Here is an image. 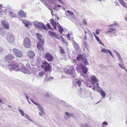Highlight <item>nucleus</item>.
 Wrapping results in <instances>:
<instances>
[{
	"mask_svg": "<svg viewBox=\"0 0 127 127\" xmlns=\"http://www.w3.org/2000/svg\"><path fill=\"white\" fill-rule=\"evenodd\" d=\"M59 49L60 50V53L61 54H64L65 53V52L64 49L61 46H59Z\"/></svg>",
	"mask_w": 127,
	"mask_h": 127,
	"instance_id": "obj_34",
	"label": "nucleus"
},
{
	"mask_svg": "<svg viewBox=\"0 0 127 127\" xmlns=\"http://www.w3.org/2000/svg\"><path fill=\"white\" fill-rule=\"evenodd\" d=\"M118 65H119L122 68H124V69L126 71H127V70L126 69H125L124 68V67L122 66L121 65V64H120L119 63L118 64Z\"/></svg>",
	"mask_w": 127,
	"mask_h": 127,
	"instance_id": "obj_52",
	"label": "nucleus"
},
{
	"mask_svg": "<svg viewBox=\"0 0 127 127\" xmlns=\"http://www.w3.org/2000/svg\"><path fill=\"white\" fill-rule=\"evenodd\" d=\"M98 42L100 44L104 45V44H103V43H102L100 40Z\"/></svg>",
	"mask_w": 127,
	"mask_h": 127,
	"instance_id": "obj_62",
	"label": "nucleus"
},
{
	"mask_svg": "<svg viewBox=\"0 0 127 127\" xmlns=\"http://www.w3.org/2000/svg\"><path fill=\"white\" fill-rule=\"evenodd\" d=\"M39 75L40 77L44 78V76H46V74L44 71H42L39 73Z\"/></svg>",
	"mask_w": 127,
	"mask_h": 127,
	"instance_id": "obj_28",
	"label": "nucleus"
},
{
	"mask_svg": "<svg viewBox=\"0 0 127 127\" xmlns=\"http://www.w3.org/2000/svg\"><path fill=\"white\" fill-rule=\"evenodd\" d=\"M82 61L84 64L85 65H88L89 63L88 62L87 59L86 58H83L82 60Z\"/></svg>",
	"mask_w": 127,
	"mask_h": 127,
	"instance_id": "obj_31",
	"label": "nucleus"
},
{
	"mask_svg": "<svg viewBox=\"0 0 127 127\" xmlns=\"http://www.w3.org/2000/svg\"><path fill=\"white\" fill-rule=\"evenodd\" d=\"M115 53L117 55V56H118L119 55H120V54L117 51Z\"/></svg>",
	"mask_w": 127,
	"mask_h": 127,
	"instance_id": "obj_63",
	"label": "nucleus"
},
{
	"mask_svg": "<svg viewBox=\"0 0 127 127\" xmlns=\"http://www.w3.org/2000/svg\"><path fill=\"white\" fill-rule=\"evenodd\" d=\"M44 111L41 112L39 113V114L40 117H42V116L44 114Z\"/></svg>",
	"mask_w": 127,
	"mask_h": 127,
	"instance_id": "obj_42",
	"label": "nucleus"
},
{
	"mask_svg": "<svg viewBox=\"0 0 127 127\" xmlns=\"http://www.w3.org/2000/svg\"><path fill=\"white\" fill-rule=\"evenodd\" d=\"M18 110L20 112L22 116H24L25 114L24 113V112L23 110L21 109L20 107L18 109Z\"/></svg>",
	"mask_w": 127,
	"mask_h": 127,
	"instance_id": "obj_35",
	"label": "nucleus"
},
{
	"mask_svg": "<svg viewBox=\"0 0 127 127\" xmlns=\"http://www.w3.org/2000/svg\"><path fill=\"white\" fill-rule=\"evenodd\" d=\"M36 36L39 40V41H41L42 43L43 42V38L42 36L39 34L37 33L36 35Z\"/></svg>",
	"mask_w": 127,
	"mask_h": 127,
	"instance_id": "obj_22",
	"label": "nucleus"
},
{
	"mask_svg": "<svg viewBox=\"0 0 127 127\" xmlns=\"http://www.w3.org/2000/svg\"><path fill=\"white\" fill-rule=\"evenodd\" d=\"M74 71L73 66H71L67 68L65 72L68 75H72L74 73Z\"/></svg>",
	"mask_w": 127,
	"mask_h": 127,
	"instance_id": "obj_9",
	"label": "nucleus"
},
{
	"mask_svg": "<svg viewBox=\"0 0 127 127\" xmlns=\"http://www.w3.org/2000/svg\"><path fill=\"white\" fill-rule=\"evenodd\" d=\"M45 78H44V81H51L53 79V77H49L48 75L46 74V76H44Z\"/></svg>",
	"mask_w": 127,
	"mask_h": 127,
	"instance_id": "obj_17",
	"label": "nucleus"
},
{
	"mask_svg": "<svg viewBox=\"0 0 127 127\" xmlns=\"http://www.w3.org/2000/svg\"><path fill=\"white\" fill-rule=\"evenodd\" d=\"M51 24L53 26H57L59 25V23L58 22L55 21L53 19H51L50 20Z\"/></svg>",
	"mask_w": 127,
	"mask_h": 127,
	"instance_id": "obj_25",
	"label": "nucleus"
},
{
	"mask_svg": "<svg viewBox=\"0 0 127 127\" xmlns=\"http://www.w3.org/2000/svg\"><path fill=\"white\" fill-rule=\"evenodd\" d=\"M12 51L15 55L17 57L20 58L22 57L23 56L22 52L17 49L14 48L12 49Z\"/></svg>",
	"mask_w": 127,
	"mask_h": 127,
	"instance_id": "obj_8",
	"label": "nucleus"
},
{
	"mask_svg": "<svg viewBox=\"0 0 127 127\" xmlns=\"http://www.w3.org/2000/svg\"><path fill=\"white\" fill-rule=\"evenodd\" d=\"M61 7V6H60V5H58V4L56 5L55 6V8L57 7Z\"/></svg>",
	"mask_w": 127,
	"mask_h": 127,
	"instance_id": "obj_59",
	"label": "nucleus"
},
{
	"mask_svg": "<svg viewBox=\"0 0 127 127\" xmlns=\"http://www.w3.org/2000/svg\"><path fill=\"white\" fill-rule=\"evenodd\" d=\"M95 39L98 42L100 40L99 38L97 36H96Z\"/></svg>",
	"mask_w": 127,
	"mask_h": 127,
	"instance_id": "obj_57",
	"label": "nucleus"
},
{
	"mask_svg": "<svg viewBox=\"0 0 127 127\" xmlns=\"http://www.w3.org/2000/svg\"><path fill=\"white\" fill-rule=\"evenodd\" d=\"M108 50L106 49L103 48L101 49V52H103L106 53H107L108 52Z\"/></svg>",
	"mask_w": 127,
	"mask_h": 127,
	"instance_id": "obj_39",
	"label": "nucleus"
},
{
	"mask_svg": "<svg viewBox=\"0 0 127 127\" xmlns=\"http://www.w3.org/2000/svg\"><path fill=\"white\" fill-rule=\"evenodd\" d=\"M24 117L26 118H30V116L28 115H27L26 114H25L24 116Z\"/></svg>",
	"mask_w": 127,
	"mask_h": 127,
	"instance_id": "obj_50",
	"label": "nucleus"
},
{
	"mask_svg": "<svg viewBox=\"0 0 127 127\" xmlns=\"http://www.w3.org/2000/svg\"><path fill=\"white\" fill-rule=\"evenodd\" d=\"M78 93L79 96L82 98H85L90 96L91 95V93L90 91L86 89H79Z\"/></svg>",
	"mask_w": 127,
	"mask_h": 127,
	"instance_id": "obj_2",
	"label": "nucleus"
},
{
	"mask_svg": "<svg viewBox=\"0 0 127 127\" xmlns=\"http://www.w3.org/2000/svg\"><path fill=\"white\" fill-rule=\"evenodd\" d=\"M3 49L1 48L0 47V53H1L3 51Z\"/></svg>",
	"mask_w": 127,
	"mask_h": 127,
	"instance_id": "obj_60",
	"label": "nucleus"
},
{
	"mask_svg": "<svg viewBox=\"0 0 127 127\" xmlns=\"http://www.w3.org/2000/svg\"><path fill=\"white\" fill-rule=\"evenodd\" d=\"M45 96L46 97H50V95H49V94H48V93H46L45 94Z\"/></svg>",
	"mask_w": 127,
	"mask_h": 127,
	"instance_id": "obj_56",
	"label": "nucleus"
},
{
	"mask_svg": "<svg viewBox=\"0 0 127 127\" xmlns=\"http://www.w3.org/2000/svg\"><path fill=\"white\" fill-rule=\"evenodd\" d=\"M28 55L30 58H33L35 56V54L34 52L31 50L29 51L28 52Z\"/></svg>",
	"mask_w": 127,
	"mask_h": 127,
	"instance_id": "obj_14",
	"label": "nucleus"
},
{
	"mask_svg": "<svg viewBox=\"0 0 127 127\" xmlns=\"http://www.w3.org/2000/svg\"><path fill=\"white\" fill-rule=\"evenodd\" d=\"M116 31V29L115 28H111L108 29L106 32L108 34H112L115 32V31Z\"/></svg>",
	"mask_w": 127,
	"mask_h": 127,
	"instance_id": "obj_20",
	"label": "nucleus"
},
{
	"mask_svg": "<svg viewBox=\"0 0 127 127\" xmlns=\"http://www.w3.org/2000/svg\"><path fill=\"white\" fill-rule=\"evenodd\" d=\"M71 35V34H70L69 33H68L66 35V36H67V38H68V40H70L71 39L70 38V36Z\"/></svg>",
	"mask_w": 127,
	"mask_h": 127,
	"instance_id": "obj_45",
	"label": "nucleus"
},
{
	"mask_svg": "<svg viewBox=\"0 0 127 127\" xmlns=\"http://www.w3.org/2000/svg\"><path fill=\"white\" fill-rule=\"evenodd\" d=\"M72 43L75 50L77 51L79 49V47L77 43L74 40L72 41Z\"/></svg>",
	"mask_w": 127,
	"mask_h": 127,
	"instance_id": "obj_19",
	"label": "nucleus"
},
{
	"mask_svg": "<svg viewBox=\"0 0 127 127\" xmlns=\"http://www.w3.org/2000/svg\"><path fill=\"white\" fill-rule=\"evenodd\" d=\"M83 23L84 24L86 25L87 24V22L85 19H84L83 21Z\"/></svg>",
	"mask_w": 127,
	"mask_h": 127,
	"instance_id": "obj_48",
	"label": "nucleus"
},
{
	"mask_svg": "<svg viewBox=\"0 0 127 127\" xmlns=\"http://www.w3.org/2000/svg\"><path fill=\"white\" fill-rule=\"evenodd\" d=\"M115 53L117 55V56H118L119 55H120V54L117 51Z\"/></svg>",
	"mask_w": 127,
	"mask_h": 127,
	"instance_id": "obj_64",
	"label": "nucleus"
},
{
	"mask_svg": "<svg viewBox=\"0 0 127 127\" xmlns=\"http://www.w3.org/2000/svg\"><path fill=\"white\" fill-rule=\"evenodd\" d=\"M62 41L63 42V43H65L66 45H67V43L66 42L65 40H64V38H62Z\"/></svg>",
	"mask_w": 127,
	"mask_h": 127,
	"instance_id": "obj_53",
	"label": "nucleus"
},
{
	"mask_svg": "<svg viewBox=\"0 0 127 127\" xmlns=\"http://www.w3.org/2000/svg\"><path fill=\"white\" fill-rule=\"evenodd\" d=\"M98 81H95L92 82V84L93 85V87L95 88H97L98 90L100 88V87L99 85V83H98Z\"/></svg>",
	"mask_w": 127,
	"mask_h": 127,
	"instance_id": "obj_21",
	"label": "nucleus"
},
{
	"mask_svg": "<svg viewBox=\"0 0 127 127\" xmlns=\"http://www.w3.org/2000/svg\"><path fill=\"white\" fill-rule=\"evenodd\" d=\"M108 52H109V53L110 54V55L112 57H113V56L112 53L110 51H109V50H108Z\"/></svg>",
	"mask_w": 127,
	"mask_h": 127,
	"instance_id": "obj_58",
	"label": "nucleus"
},
{
	"mask_svg": "<svg viewBox=\"0 0 127 127\" xmlns=\"http://www.w3.org/2000/svg\"><path fill=\"white\" fill-rule=\"evenodd\" d=\"M1 25L3 28L6 30H8L9 27V24L8 22L5 20H3L1 21Z\"/></svg>",
	"mask_w": 127,
	"mask_h": 127,
	"instance_id": "obj_10",
	"label": "nucleus"
},
{
	"mask_svg": "<svg viewBox=\"0 0 127 127\" xmlns=\"http://www.w3.org/2000/svg\"><path fill=\"white\" fill-rule=\"evenodd\" d=\"M56 1V0H48V1L49 2H52L54 3Z\"/></svg>",
	"mask_w": 127,
	"mask_h": 127,
	"instance_id": "obj_54",
	"label": "nucleus"
},
{
	"mask_svg": "<svg viewBox=\"0 0 127 127\" xmlns=\"http://www.w3.org/2000/svg\"><path fill=\"white\" fill-rule=\"evenodd\" d=\"M14 57L13 55L11 54H9L6 56L5 57V59L7 61L13 59L14 58Z\"/></svg>",
	"mask_w": 127,
	"mask_h": 127,
	"instance_id": "obj_18",
	"label": "nucleus"
},
{
	"mask_svg": "<svg viewBox=\"0 0 127 127\" xmlns=\"http://www.w3.org/2000/svg\"><path fill=\"white\" fill-rule=\"evenodd\" d=\"M8 15L10 17H16L17 15L16 14L13 13L11 12H9L8 13Z\"/></svg>",
	"mask_w": 127,
	"mask_h": 127,
	"instance_id": "obj_30",
	"label": "nucleus"
},
{
	"mask_svg": "<svg viewBox=\"0 0 127 127\" xmlns=\"http://www.w3.org/2000/svg\"><path fill=\"white\" fill-rule=\"evenodd\" d=\"M65 116H64V118L65 120H67L68 118L71 117H73L74 116L73 113L67 112L65 113Z\"/></svg>",
	"mask_w": 127,
	"mask_h": 127,
	"instance_id": "obj_13",
	"label": "nucleus"
},
{
	"mask_svg": "<svg viewBox=\"0 0 127 127\" xmlns=\"http://www.w3.org/2000/svg\"><path fill=\"white\" fill-rule=\"evenodd\" d=\"M98 90L99 93L102 97L104 98L106 95L105 92L102 89L101 87H100V88Z\"/></svg>",
	"mask_w": 127,
	"mask_h": 127,
	"instance_id": "obj_16",
	"label": "nucleus"
},
{
	"mask_svg": "<svg viewBox=\"0 0 127 127\" xmlns=\"http://www.w3.org/2000/svg\"><path fill=\"white\" fill-rule=\"evenodd\" d=\"M80 68L82 71L84 73L86 74L87 73L88 71V68L83 64H80L79 65H77L76 69L78 72H80Z\"/></svg>",
	"mask_w": 127,
	"mask_h": 127,
	"instance_id": "obj_4",
	"label": "nucleus"
},
{
	"mask_svg": "<svg viewBox=\"0 0 127 127\" xmlns=\"http://www.w3.org/2000/svg\"><path fill=\"white\" fill-rule=\"evenodd\" d=\"M37 106H38V108L40 111L41 112L44 111L43 108L40 105L39 103V105H37Z\"/></svg>",
	"mask_w": 127,
	"mask_h": 127,
	"instance_id": "obj_36",
	"label": "nucleus"
},
{
	"mask_svg": "<svg viewBox=\"0 0 127 127\" xmlns=\"http://www.w3.org/2000/svg\"><path fill=\"white\" fill-rule=\"evenodd\" d=\"M118 57L120 63H123V61L120 55L118 56Z\"/></svg>",
	"mask_w": 127,
	"mask_h": 127,
	"instance_id": "obj_41",
	"label": "nucleus"
},
{
	"mask_svg": "<svg viewBox=\"0 0 127 127\" xmlns=\"http://www.w3.org/2000/svg\"><path fill=\"white\" fill-rule=\"evenodd\" d=\"M33 24L35 28H37L39 30H41L42 28L45 30L47 29L45 26L42 23L38 22L37 21H35L33 22Z\"/></svg>",
	"mask_w": 127,
	"mask_h": 127,
	"instance_id": "obj_3",
	"label": "nucleus"
},
{
	"mask_svg": "<svg viewBox=\"0 0 127 127\" xmlns=\"http://www.w3.org/2000/svg\"><path fill=\"white\" fill-rule=\"evenodd\" d=\"M32 25V23L31 22H30L28 21V22L27 23V25H28V26H31Z\"/></svg>",
	"mask_w": 127,
	"mask_h": 127,
	"instance_id": "obj_51",
	"label": "nucleus"
},
{
	"mask_svg": "<svg viewBox=\"0 0 127 127\" xmlns=\"http://www.w3.org/2000/svg\"><path fill=\"white\" fill-rule=\"evenodd\" d=\"M31 41L29 38L26 37L24 38L23 41V45L26 48H29L31 46Z\"/></svg>",
	"mask_w": 127,
	"mask_h": 127,
	"instance_id": "obj_7",
	"label": "nucleus"
},
{
	"mask_svg": "<svg viewBox=\"0 0 127 127\" xmlns=\"http://www.w3.org/2000/svg\"><path fill=\"white\" fill-rule=\"evenodd\" d=\"M49 9L50 10L51 14H52V16H53V11L52 10V9L51 8H50L49 7Z\"/></svg>",
	"mask_w": 127,
	"mask_h": 127,
	"instance_id": "obj_55",
	"label": "nucleus"
},
{
	"mask_svg": "<svg viewBox=\"0 0 127 127\" xmlns=\"http://www.w3.org/2000/svg\"><path fill=\"white\" fill-rule=\"evenodd\" d=\"M101 29H97L95 31L97 35H98L99 34V32L101 31Z\"/></svg>",
	"mask_w": 127,
	"mask_h": 127,
	"instance_id": "obj_43",
	"label": "nucleus"
},
{
	"mask_svg": "<svg viewBox=\"0 0 127 127\" xmlns=\"http://www.w3.org/2000/svg\"><path fill=\"white\" fill-rule=\"evenodd\" d=\"M0 34L2 36L5 35V31L0 28Z\"/></svg>",
	"mask_w": 127,
	"mask_h": 127,
	"instance_id": "obj_33",
	"label": "nucleus"
},
{
	"mask_svg": "<svg viewBox=\"0 0 127 127\" xmlns=\"http://www.w3.org/2000/svg\"><path fill=\"white\" fill-rule=\"evenodd\" d=\"M46 26L48 28L50 29V30H52L53 31V29L50 26V24H46Z\"/></svg>",
	"mask_w": 127,
	"mask_h": 127,
	"instance_id": "obj_44",
	"label": "nucleus"
},
{
	"mask_svg": "<svg viewBox=\"0 0 127 127\" xmlns=\"http://www.w3.org/2000/svg\"><path fill=\"white\" fill-rule=\"evenodd\" d=\"M46 58L48 61H51L53 60V57L49 53H47L45 54Z\"/></svg>",
	"mask_w": 127,
	"mask_h": 127,
	"instance_id": "obj_12",
	"label": "nucleus"
},
{
	"mask_svg": "<svg viewBox=\"0 0 127 127\" xmlns=\"http://www.w3.org/2000/svg\"><path fill=\"white\" fill-rule=\"evenodd\" d=\"M81 127H90L89 126L86 124H82L81 125Z\"/></svg>",
	"mask_w": 127,
	"mask_h": 127,
	"instance_id": "obj_40",
	"label": "nucleus"
},
{
	"mask_svg": "<svg viewBox=\"0 0 127 127\" xmlns=\"http://www.w3.org/2000/svg\"><path fill=\"white\" fill-rule=\"evenodd\" d=\"M44 43L43 41V42L42 43L41 41H39V42L37 43V47L40 50H43V44Z\"/></svg>",
	"mask_w": 127,
	"mask_h": 127,
	"instance_id": "obj_15",
	"label": "nucleus"
},
{
	"mask_svg": "<svg viewBox=\"0 0 127 127\" xmlns=\"http://www.w3.org/2000/svg\"><path fill=\"white\" fill-rule=\"evenodd\" d=\"M23 23L25 25L26 27H28L27 23L28 21L26 20H23L22 21Z\"/></svg>",
	"mask_w": 127,
	"mask_h": 127,
	"instance_id": "obj_38",
	"label": "nucleus"
},
{
	"mask_svg": "<svg viewBox=\"0 0 127 127\" xmlns=\"http://www.w3.org/2000/svg\"><path fill=\"white\" fill-rule=\"evenodd\" d=\"M119 3L124 7L127 8V5L123 0H118Z\"/></svg>",
	"mask_w": 127,
	"mask_h": 127,
	"instance_id": "obj_24",
	"label": "nucleus"
},
{
	"mask_svg": "<svg viewBox=\"0 0 127 127\" xmlns=\"http://www.w3.org/2000/svg\"><path fill=\"white\" fill-rule=\"evenodd\" d=\"M114 3L116 4V6H119V4L118 3L117 1H115L114 2Z\"/></svg>",
	"mask_w": 127,
	"mask_h": 127,
	"instance_id": "obj_49",
	"label": "nucleus"
},
{
	"mask_svg": "<svg viewBox=\"0 0 127 127\" xmlns=\"http://www.w3.org/2000/svg\"><path fill=\"white\" fill-rule=\"evenodd\" d=\"M15 36L12 32L8 33L6 36L7 41L10 43H13L15 40Z\"/></svg>",
	"mask_w": 127,
	"mask_h": 127,
	"instance_id": "obj_6",
	"label": "nucleus"
},
{
	"mask_svg": "<svg viewBox=\"0 0 127 127\" xmlns=\"http://www.w3.org/2000/svg\"><path fill=\"white\" fill-rule=\"evenodd\" d=\"M48 33L51 36L55 38H57V36L55 33L53 32L49 31L48 32Z\"/></svg>",
	"mask_w": 127,
	"mask_h": 127,
	"instance_id": "obj_27",
	"label": "nucleus"
},
{
	"mask_svg": "<svg viewBox=\"0 0 127 127\" xmlns=\"http://www.w3.org/2000/svg\"><path fill=\"white\" fill-rule=\"evenodd\" d=\"M8 68L10 70H14L16 71H21L24 73L30 74L32 72V69L30 68H25L24 65L22 64L21 68H20L19 66L16 64H9Z\"/></svg>",
	"mask_w": 127,
	"mask_h": 127,
	"instance_id": "obj_1",
	"label": "nucleus"
},
{
	"mask_svg": "<svg viewBox=\"0 0 127 127\" xmlns=\"http://www.w3.org/2000/svg\"><path fill=\"white\" fill-rule=\"evenodd\" d=\"M42 65H41V67L43 68L45 71H48L50 72L51 70L50 64L46 61L43 62L42 63Z\"/></svg>",
	"mask_w": 127,
	"mask_h": 127,
	"instance_id": "obj_5",
	"label": "nucleus"
},
{
	"mask_svg": "<svg viewBox=\"0 0 127 127\" xmlns=\"http://www.w3.org/2000/svg\"><path fill=\"white\" fill-rule=\"evenodd\" d=\"M58 28L60 33L61 34L62 33V32L64 31L63 29L61 27V25H59L58 26Z\"/></svg>",
	"mask_w": 127,
	"mask_h": 127,
	"instance_id": "obj_32",
	"label": "nucleus"
},
{
	"mask_svg": "<svg viewBox=\"0 0 127 127\" xmlns=\"http://www.w3.org/2000/svg\"><path fill=\"white\" fill-rule=\"evenodd\" d=\"M108 125V123L107 122H103V123L102 124V126L103 127H104V125L105 126H107Z\"/></svg>",
	"mask_w": 127,
	"mask_h": 127,
	"instance_id": "obj_47",
	"label": "nucleus"
},
{
	"mask_svg": "<svg viewBox=\"0 0 127 127\" xmlns=\"http://www.w3.org/2000/svg\"><path fill=\"white\" fill-rule=\"evenodd\" d=\"M30 100L33 102V103L37 105H39V103H36L34 101H33V100L32 99H30Z\"/></svg>",
	"mask_w": 127,
	"mask_h": 127,
	"instance_id": "obj_46",
	"label": "nucleus"
},
{
	"mask_svg": "<svg viewBox=\"0 0 127 127\" xmlns=\"http://www.w3.org/2000/svg\"><path fill=\"white\" fill-rule=\"evenodd\" d=\"M75 84L73 86V87H80L81 83L83 81L82 80V79H75Z\"/></svg>",
	"mask_w": 127,
	"mask_h": 127,
	"instance_id": "obj_11",
	"label": "nucleus"
},
{
	"mask_svg": "<svg viewBox=\"0 0 127 127\" xmlns=\"http://www.w3.org/2000/svg\"><path fill=\"white\" fill-rule=\"evenodd\" d=\"M91 79L92 82L95 81H99L96 78L95 76L94 75H92L91 77Z\"/></svg>",
	"mask_w": 127,
	"mask_h": 127,
	"instance_id": "obj_26",
	"label": "nucleus"
},
{
	"mask_svg": "<svg viewBox=\"0 0 127 127\" xmlns=\"http://www.w3.org/2000/svg\"><path fill=\"white\" fill-rule=\"evenodd\" d=\"M76 58L77 60L78 61L80 59L82 60V59H83V56L82 55L80 54Z\"/></svg>",
	"mask_w": 127,
	"mask_h": 127,
	"instance_id": "obj_37",
	"label": "nucleus"
},
{
	"mask_svg": "<svg viewBox=\"0 0 127 127\" xmlns=\"http://www.w3.org/2000/svg\"><path fill=\"white\" fill-rule=\"evenodd\" d=\"M66 11L69 15L71 16V19H75V18L74 16V13L73 12L69 10H67Z\"/></svg>",
	"mask_w": 127,
	"mask_h": 127,
	"instance_id": "obj_23",
	"label": "nucleus"
},
{
	"mask_svg": "<svg viewBox=\"0 0 127 127\" xmlns=\"http://www.w3.org/2000/svg\"><path fill=\"white\" fill-rule=\"evenodd\" d=\"M19 15L22 17H26V13L25 12L22 11H20L19 13Z\"/></svg>",
	"mask_w": 127,
	"mask_h": 127,
	"instance_id": "obj_29",
	"label": "nucleus"
},
{
	"mask_svg": "<svg viewBox=\"0 0 127 127\" xmlns=\"http://www.w3.org/2000/svg\"><path fill=\"white\" fill-rule=\"evenodd\" d=\"M84 44L85 45V46L86 47L87 46V43L86 42H85L84 43Z\"/></svg>",
	"mask_w": 127,
	"mask_h": 127,
	"instance_id": "obj_61",
	"label": "nucleus"
}]
</instances>
